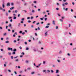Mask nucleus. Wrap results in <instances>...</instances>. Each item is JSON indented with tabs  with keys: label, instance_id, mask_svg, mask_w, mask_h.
<instances>
[{
	"label": "nucleus",
	"instance_id": "obj_1",
	"mask_svg": "<svg viewBox=\"0 0 76 76\" xmlns=\"http://www.w3.org/2000/svg\"><path fill=\"white\" fill-rule=\"evenodd\" d=\"M8 50H11V51H12V50H13V49L12 48H8Z\"/></svg>",
	"mask_w": 76,
	"mask_h": 76
},
{
	"label": "nucleus",
	"instance_id": "obj_2",
	"mask_svg": "<svg viewBox=\"0 0 76 76\" xmlns=\"http://www.w3.org/2000/svg\"><path fill=\"white\" fill-rule=\"evenodd\" d=\"M10 3L8 2L7 3V6H10Z\"/></svg>",
	"mask_w": 76,
	"mask_h": 76
},
{
	"label": "nucleus",
	"instance_id": "obj_3",
	"mask_svg": "<svg viewBox=\"0 0 76 76\" xmlns=\"http://www.w3.org/2000/svg\"><path fill=\"white\" fill-rule=\"evenodd\" d=\"M47 33H48V32H46V33H45V37H47V36L48 35Z\"/></svg>",
	"mask_w": 76,
	"mask_h": 76
},
{
	"label": "nucleus",
	"instance_id": "obj_4",
	"mask_svg": "<svg viewBox=\"0 0 76 76\" xmlns=\"http://www.w3.org/2000/svg\"><path fill=\"white\" fill-rule=\"evenodd\" d=\"M27 70H31V67H28L27 69Z\"/></svg>",
	"mask_w": 76,
	"mask_h": 76
},
{
	"label": "nucleus",
	"instance_id": "obj_5",
	"mask_svg": "<svg viewBox=\"0 0 76 76\" xmlns=\"http://www.w3.org/2000/svg\"><path fill=\"white\" fill-rule=\"evenodd\" d=\"M58 72H59V70H57L56 71V73H58Z\"/></svg>",
	"mask_w": 76,
	"mask_h": 76
},
{
	"label": "nucleus",
	"instance_id": "obj_6",
	"mask_svg": "<svg viewBox=\"0 0 76 76\" xmlns=\"http://www.w3.org/2000/svg\"><path fill=\"white\" fill-rule=\"evenodd\" d=\"M53 25H55V21L53 20Z\"/></svg>",
	"mask_w": 76,
	"mask_h": 76
},
{
	"label": "nucleus",
	"instance_id": "obj_7",
	"mask_svg": "<svg viewBox=\"0 0 76 76\" xmlns=\"http://www.w3.org/2000/svg\"><path fill=\"white\" fill-rule=\"evenodd\" d=\"M2 7H3V8H4V7H5V6H4V4H2Z\"/></svg>",
	"mask_w": 76,
	"mask_h": 76
},
{
	"label": "nucleus",
	"instance_id": "obj_8",
	"mask_svg": "<svg viewBox=\"0 0 76 76\" xmlns=\"http://www.w3.org/2000/svg\"><path fill=\"white\" fill-rule=\"evenodd\" d=\"M14 9V7H12L11 8H10V10H12V9Z\"/></svg>",
	"mask_w": 76,
	"mask_h": 76
},
{
	"label": "nucleus",
	"instance_id": "obj_9",
	"mask_svg": "<svg viewBox=\"0 0 76 76\" xmlns=\"http://www.w3.org/2000/svg\"><path fill=\"white\" fill-rule=\"evenodd\" d=\"M45 63H46V62L45 61H43V64H45Z\"/></svg>",
	"mask_w": 76,
	"mask_h": 76
},
{
	"label": "nucleus",
	"instance_id": "obj_10",
	"mask_svg": "<svg viewBox=\"0 0 76 76\" xmlns=\"http://www.w3.org/2000/svg\"><path fill=\"white\" fill-rule=\"evenodd\" d=\"M64 4L65 5H67V4H68V3H67V2H66V3H64Z\"/></svg>",
	"mask_w": 76,
	"mask_h": 76
},
{
	"label": "nucleus",
	"instance_id": "obj_11",
	"mask_svg": "<svg viewBox=\"0 0 76 76\" xmlns=\"http://www.w3.org/2000/svg\"><path fill=\"white\" fill-rule=\"evenodd\" d=\"M19 34H22V31H20L19 32Z\"/></svg>",
	"mask_w": 76,
	"mask_h": 76
},
{
	"label": "nucleus",
	"instance_id": "obj_12",
	"mask_svg": "<svg viewBox=\"0 0 76 76\" xmlns=\"http://www.w3.org/2000/svg\"><path fill=\"white\" fill-rule=\"evenodd\" d=\"M46 72V70H44L43 71V73H44V72Z\"/></svg>",
	"mask_w": 76,
	"mask_h": 76
},
{
	"label": "nucleus",
	"instance_id": "obj_13",
	"mask_svg": "<svg viewBox=\"0 0 76 76\" xmlns=\"http://www.w3.org/2000/svg\"><path fill=\"white\" fill-rule=\"evenodd\" d=\"M16 51V49H14L13 51Z\"/></svg>",
	"mask_w": 76,
	"mask_h": 76
},
{
	"label": "nucleus",
	"instance_id": "obj_14",
	"mask_svg": "<svg viewBox=\"0 0 76 76\" xmlns=\"http://www.w3.org/2000/svg\"><path fill=\"white\" fill-rule=\"evenodd\" d=\"M32 13H34V12H35V11L33 10H32Z\"/></svg>",
	"mask_w": 76,
	"mask_h": 76
},
{
	"label": "nucleus",
	"instance_id": "obj_15",
	"mask_svg": "<svg viewBox=\"0 0 76 76\" xmlns=\"http://www.w3.org/2000/svg\"><path fill=\"white\" fill-rule=\"evenodd\" d=\"M49 28V26H47L45 27V28Z\"/></svg>",
	"mask_w": 76,
	"mask_h": 76
},
{
	"label": "nucleus",
	"instance_id": "obj_16",
	"mask_svg": "<svg viewBox=\"0 0 76 76\" xmlns=\"http://www.w3.org/2000/svg\"><path fill=\"white\" fill-rule=\"evenodd\" d=\"M34 72H32L31 73V75H33V74H34Z\"/></svg>",
	"mask_w": 76,
	"mask_h": 76
},
{
	"label": "nucleus",
	"instance_id": "obj_17",
	"mask_svg": "<svg viewBox=\"0 0 76 76\" xmlns=\"http://www.w3.org/2000/svg\"><path fill=\"white\" fill-rule=\"evenodd\" d=\"M11 6H13V4H13V3H11Z\"/></svg>",
	"mask_w": 76,
	"mask_h": 76
},
{
	"label": "nucleus",
	"instance_id": "obj_18",
	"mask_svg": "<svg viewBox=\"0 0 76 76\" xmlns=\"http://www.w3.org/2000/svg\"><path fill=\"white\" fill-rule=\"evenodd\" d=\"M6 16H7L8 15H9V14H8V13L7 12L6 13Z\"/></svg>",
	"mask_w": 76,
	"mask_h": 76
},
{
	"label": "nucleus",
	"instance_id": "obj_19",
	"mask_svg": "<svg viewBox=\"0 0 76 76\" xmlns=\"http://www.w3.org/2000/svg\"><path fill=\"white\" fill-rule=\"evenodd\" d=\"M8 26H9V27H11V26H12V25L10 24H9L8 25Z\"/></svg>",
	"mask_w": 76,
	"mask_h": 76
},
{
	"label": "nucleus",
	"instance_id": "obj_20",
	"mask_svg": "<svg viewBox=\"0 0 76 76\" xmlns=\"http://www.w3.org/2000/svg\"><path fill=\"white\" fill-rule=\"evenodd\" d=\"M5 42L7 43H9V41H6V42Z\"/></svg>",
	"mask_w": 76,
	"mask_h": 76
},
{
	"label": "nucleus",
	"instance_id": "obj_21",
	"mask_svg": "<svg viewBox=\"0 0 76 76\" xmlns=\"http://www.w3.org/2000/svg\"><path fill=\"white\" fill-rule=\"evenodd\" d=\"M29 61H26V63H28Z\"/></svg>",
	"mask_w": 76,
	"mask_h": 76
},
{
	"label": "nucleus",
	"instance_id": "obj_22",
	"mask_svg": "<svg viewBox=\"0 0 76 76\" xmlns=\"http://www.w3.org/2000/svg\"><path fill=\"white\" fill-rule=\"evenodd\" d=\"M14 19H16V17L15 16L13 18Z\"/></svg>",
	"mask_w": 76,
	"mask_h": 76
},
{
	"label": "nucleus",
	"instance_id": "obj_23",
	"mask_svg": "<svg viewBox=\"0 0 76 76\" xmlns=\"http://www.w3.org/2000/svg\"><path fill=\"white\" fill-rule=\"evenodd\" d=\"M51 73H53V72H54V71H53V70H51Z\"/></svg>",
	"mask_w": 76,
	"mask_h": 76
},
{
	"label": "nucleus",
	"instance_id": "obj_24",
	"mask_svg": "<svg viewBox=\"0 0 76 76\" xmlns=\"http://www.w3.org/2000/svg\"><path fill=\"white\" fill-rule=\"evenodd\" d=\"M19 73H22V71H19Z\"/></svg>",
	"mask_w": 76,
	"mask_h": 76
},
{
	"label": "nucleus",
	"instance_id": "obj_25",
	"mask_svg": "<svg viewBox=\"0 0 76 76\" xmlns=\"http://www.w3.org/2000/svg\"><path fill=\"white\" fill-rule=\"evenodd\" d=\"M8 71L9 72H11V70H10L8 69Z\"/></svg>",
	"mask_w": 76,
	"mask_h": 76
},
{
	"label": "nucleus",
	"instance_id": "obj_26",
	"mask_svg": "<svg viewBox=\"0 0 76 76\" xmlns=\"http://www.w3.org/2000/svg\"><path fill=\"white\" fill-rule=\"evenodd\" d=\"M34 3H37V1H34L33 2Z\"/></svg>",
	"mask_w": 76,
	"mask_h": 76
},
{
	"label": "nucleus",
	"instance_id": "obj_27",
	"mask_svg": "<svg viewBox=\"0 0 76 76\" xmlns=\"http://www.w3.org/2000/svg\"><path fill=\"white\" fill-rule=\"evenodd\" d=\"M25 19V18H23L21 19V20L23 21V20H24Z\"/></svg>",
	"mask_w": 76,
	"mask_h": 76
},
{
	"label": "nucleus",
	"instance_id": "obj_28",
	"mask_svg": "<svg viewBox=\"0 0 76 76\" xmlns=\"http://www.w3.org/2000/svg\"><path fill=\"white\" fill-rule=\"evenodd\" d=\"M2 9L3 8H2L1 7H0V10H2Z\"/></svg>",
	"mask_w": 76,
	"mask_h": 76
},
{
	"label": "nucleus",
	"instance_id": "obj_29",
	"mask_svg": "<svg viewBox=\"0 0 76 76\" xmlns=\"http://www.w3.org/2000/svg\"><path fill=\"white\" fill-rule=\"evenodd\" d=\"M3 39H4L3 38H1V41H3Z\"/></svg>",
	"mask_w": 76,
	"mask_h": 76
},
{
	"label": "nucleus",
	"instance_id": "obj_30",
	"mask_svg": "<svg viewBox=\"0 0 76 76\" xmlns=\"http://www.w3.org/2000/svg\"><path fill=\"white\" fill-rule=\"evenodd\" d=\"M12 65V63H10L9 64V66H10V65Z\"/></svg>",
	"mask_w": 76,
	"mask_h": 76
},
{
	"label": "nucleus",
	"instance_id": "obj_31",
	"mask_svg": "<svg viewBox=\"0 0 76 76\" xmlns=\"http://www.w3.org/2000/svg\"><path fill=\"white\" fill-rule=\"evenodd\" d=\"M8 54H9V55H11V53H10V52H9L8 53Z\"/></svg>",
	"mask_w": 76,
	"mask_h": 76
},
{
	"label": "nucleus",
	"instance_id": "obj_32",
	"mask_svg": "<svg viewBox=\"0 0 76 76\" xmlns=\"http://www.w3.org/2000/svg\"><path fill=\"white\" fill-rule=\"evenodd\" d=\"M15 43V42H16V40H14L13 41Z\"/></svg>",
	"mask_w": 76,
	"mask_h": 76
},
{
	"label": "nucleus",
	"instance_id": "obj_33",
	"mask_svg": "<svg viewBox=\"0 0 76 76\" xmlns=\"http://www.w3.org/2000/svg\"><path fill=\"white\" fill-rule=\"evenodd\" d=\"M16 53L15 52H14L12 54H15Z\"/></svg>",
	"mask_w": 76,
	"mask_h": 76
},
{
	"label": "nucleus",
	"instance_id": "obj_34",
	"mask_svg": "<svg viewBox=\"0 0 76 76\" xmlns=\"http://www.w3.org/2000/svg\"><path fill=\"white\" fill-rule=\"evenodd\" d=\"M56 10H59V9H58V8H56Z\"/></svg>",
	"mask_w": 76,
	"mask_h": 76
},
{
	"label": "nucleus",
	"instance_id": "obj_35",
	"mask_svg": "<svg viewBox=\"0 0 76 76\" xmlns=\"http://www.w3.org/2000/svg\"><path fill=\"white\" fill-rule=\"evenodd\" d=\"M59 20H60V21H61V22H63V20L61 19H60Z\"/></svg>",
	"mask_w": 76,
	"mask_h": 76
},
{
	"label": "nucleus",
	"instance_id": "obj_36",
	"mask_svg": "<svg viewBox=\"0 0 76 76\" xmlns=\"http://www.w3.org/2000/svg\"><path fill=\"white\" fill-rule=\"evenodd\" d=\"M40 20H43V18H40Z\"/></svg>",
	"mask_w": 76,
	"mask_h": 76
},
{
	"label": "nucleus",
	"instance_id": "obj_37",
	"mask_svg": "<svg viewBox=\"0 0 76 76\" xmlns=\"http://www.w3.org/2000/svg\"><path fill=\"white\" fill-rule=\"evenodd\" d=\"M33 18H34V17H31V19H33Z\"/></svg>",
	"mask_w": 76,
	"mask_h": 76
},
{
	"label": "nucleus",
	"instance_id": "obj_38",
	"mask_svg": "<svg viewBox=\"0 0 76 76\" xmlns=\"http://www.w3.org/2000/svg\"><path fill=\"white\" fill-rule=\"evenodd\" d=\"M39 23H36V25H39Z\"/></svg>",
	"mask_w": 76,
	"mask_h": 76
},
{
	"label": "nucleus",
	"instance_id": "obj_39",
	"mask_svg": "<svg viewBox=\"0 0 76 76\" xmlns=\"http://www.w3.org/2000/svg\"><path fill=\"white\" fill-rule=\"evenodd\" d=\"M48 71V72H50V71L48 69L47 70Z\"/></svg>",
	"mask_w": 76,
	"mask_h": 76
},
{
	"label": "nucleus",
	"instance_id": "obj_40",
	"mask_svg": "<svg viewBox=\"0 0 76 76\" xmlns=\"http://www.w3.org/2000/svg\"><path fill=\"white\" fill-rule=\"evenodd\" d=\"M20 23H18V26L19 27L20 26Z\"/></svg>",
	"mask_w": 76,
	"mask_h": 76
},
{
	"label": "nucleus",
	"instance_id": "obj_41",
	"mask_svg": "<svg viewBox=\"0 0 76 76\" xmlns=\"http://www.w3.org/2000/svg\"><path fill=\"white\" fill-rule=\"evenodd\" d=\"M14 73H15V75H16V74H17V73L16 72H15H15H14Z\"/></svg>",
	"mask_w": 76,
	"mask_h": 76
},
{
	"label": "nucleus",
	"instance_id": "obj_42",
	"mask_svg": "<svg viewBox=\"0 0 76 76\" xmlns=\"http://www.w3.org/2000/svg\"><path fill=\"white\" fill-rule=\"evenodd\" d=\"M11 58H12V59H13V56H11Z\"/></svg>",
	"mask_w": 76,
	"mask_h": 76
},
{
	"label": "nucleus",
	"instance_id": "obj_43",
	"mask_svg": "<svg viewBox=\"0 0 76 76\" xmlns=\"http://www.w3.org/2000/svg\"><path fill=\"white\" fill-rule=\"evenodd\" d=\"M22 35H24L25 34V32H23L22 33Z\"/></svg>",
	"mask_w": 76,
	"mask_h": 76
},
{
	"label": "nucleus",
	"instance_id": "obj_44",
	"mask_svg": "<svg viewBox=\"0 0 76 76\" xmlns=\"http://www.w3.org/2000/svg\"><path fill=\"white\" fill-rule=\"evenodd\" d=\"M2 10H3V12H5V9H2Z\"/></svg>",
	"mask_w": 76,
	"mask_h": 76
},
{
	"label": "nucleus",
	"instance_id": "obj_45",
	"mask_svg": "<svg viewBox=\"0 0 76 76\" xmlns=\"http://www.w3.org/2000/svg\"><path fill=\"white\" fill-rule=\"evenodd\" d=\"M67 10H68V8H66V9H65V10L66 11H67Z\"/></svg>",
	"mask_w": 76,
	"mask_h": 76
},
{
	"label": "nucleus",
	"instance_id": "obj_46",
	"mask_svg": "<svg viewBox=\"0 0 76 76\" xmlns=\"http://www.w3.org/2000/svg\"><path fill=\"white\" fill-rule=\"evenodd\" d=\"M31 21L30 20H28V23H30V22H31Z\"/></svg>",
	"mask_w": 76,
	"mask_h": 76
},
{
	"label": "nucleus",
	"instance_id": "obj_47",
	"mask_svg": "<svg viewBox=\"0 0 76 76\" xmlns=\"http://www.w3.org/2000/svg\"><path fill=\"white\" fill-rule=\"evenodd\" d=\"M13 37H16V35H15V34L13 35Z\"/></svg>",
	"mask_w": 76,
	"mask_h": 76
},
{
	"label": "nucleus",
	"instance_id": "obj_48",
	"mask_svg": "<svg viewBox=\"0 0 76 76\" xmlns=\"http://www.w3.org/2000/svg\"><path fill=\"white\" fill-rule=\"evenodd\" d=\"M38 30H40V28H39V27H38Z\"/></svg>",
	"mask_w": 76,
	"mask_h": 76
},
{
	"label": "nucleus",
	"instance_id": "obj_49",
	"mask_svg": "<svg viewBox=\"0 0 76 76\" xmlns=\"http://www.w3.org/2000/svg\"><path fill=\"white\" fill-rule=\"evenodd\" d=\"M18 17H19V16H20V14H18Z\"/></svg>",
	"mask_w": 76,
	"mask_h": 76
},
{
	"label": "nucleus",
	"instance_id": "obj_50",
	"mask_svg": "<svg viewBox=\"0 0 76 76\" xmlns=\"http://www.w3.org/2000/svg\"><path fill=\"white\" fill-rule=\"evenodd\" d=\"M73 10H72V9H71V12H73Z\"/></svg>",
	"mask_w": 76,
	"mask_h": 76
},
{
	"label": "nucleus",
	"instance_id": "obj_51",
	"mask_svg": "<svg viewBox=\"0 0 76 76\" xmlns=\"http://www.w3.org/2000/svg\"><path fill=\"white\" fill-rule=\"evenodd\" d=\"M67 55L68 56H70V54L69 53H68Z\"/></svg>",
	"mask_w": 76,
	"mask_h": 76
},
{
	"label": "nucleus",
	"instance_id": "obj_52",
	"mask_svg": "<svg viewBox=\"0 0 76 76\" xmlns=\"http://www.w3.org/2000/svg\"><path fill=\"white\" fill-rule=\"evenodd\" d=\"M26 50H29V48H26Z\"/></svg>",
	"mask_w": 76,
	"mask_h": 76
},
{
	"label": "nucleus",
	"instance_id": "obj_53",
	"mask_svg": "<svg viewBox=\"0 0 76 76\" xmlns=\"http://www.w3.org/2000/svg\"><path fill=\"white\" fill-rule=\"evenodd\" d=\"M35 36H37V33H35Z\"/></svg>",
	"mask_w": 76,
	"mask_h": 76
},
{
	"label": "nucleus",
	"instance_id": "obj_54",
	"mask_svg": "<svg viewBox=\"0 0 76 76\" xmlns=\"http://www.w3.org/2000/svg\"><path fill=\"white\" fill-rule=\"evenodd\" d=\"M21 54H23V55H24L25 54V53L23 52Z\"/></svg>",
	"mask_w": 76,
	"mask_h": 76
},
{
	"label": "nucleus",
	"instance_id": "obj_55",
	"mask_svg": "<svg viewBox=\"0 0 76 76\" xmlns=\"http://www.w3.org/2000/svg\"><path fill=\"white\" fill-rule=\"evenodd\" d=\"M41 63L39 64L38 66H41Z\"/></svg>",
	"mask_w": 76,
	"mask_h": 76
},
{
	"label": "nucleus",
	"instance_id": "obj_56",
	"mask_svg": "<svg viewBox=\"0 0 76 76\" xmlns=\"http://www.w3.org/2000/svg\"><path fill=\"white\" fill-rule=\"evenodd\" d=\"M14 32H15V31H14V30H12V33H13Z\"/></svg>",
	"mask_w": 76,
	"mask_h": 76
},
{
	"label": "nucleus",
	"instance_id": "obj_57",
	"mask_svg": "<svg viewBox=\"0 0 76 76\" xmlns=\"http://www.w3.org/2000/svg\"><path fill=\"white\" fill-rule=\"evenodd\" d=\"M3 29V28L1 27H0V29Z\"/></svg>",
	"mask_w": 76,
	"mask_h": 76
},
{
	"label": "nucleus",
	"instance_id": "obj_58",
	"mask_svg": "<svg viewBox=\"0 0 76 76\" xmlns=\"http://www.w3.org/2000/svg\"><path fill=\"white\" fill-rule=\"evenodd\" d=\"M64 17H62L61 19H64Z\"/></svg>",
	"mask_w": 76,
	"mask_h": 76
},
{
	"label": "nucleus",
	"instance_id": "obj_59",
	"mask_svg": "<svg viewBox=\"0 0 76 76\" xmlns=\"http://www.w3.org/2000/svg\"><path fill=\"white\" fill-rule=\"evenodd\" d=\"M6 39L7 40V39H9V38L8 37H7V38H6Z\"/></svg>",
	"mask_w": 76,
	"mask_h": 76
},
{
	"label": "nucleus",
	"instance_id": "obj_60",
	"mask_svg": "<svg viewBox=\"0 0 76 76\" xmlns=\"http://www.w3.org/2000/svg\"><path fill=\"white\" fill-rule=\"evenodd\" d=\"M9 19H12V17H9Z\"/></svg>",
	"mask_w": 76,
	"mask_h": 76
},
{
	"label": "nucleus",
	"instance_id": "obj_61",
	"mask_svg": "<svg viewBox=\"0 0 76 76\" xmlns=\"http://www.w3.org/2000/svg\"><path fill=\"white\" fill-rule=\"evenodd\" d=\"M6 35V33H5L4 34V36Z\"/></svg>",
	"mask_w": 76,
	"mask_h": 76
},
{
	"label": "nucleus",
	"instance_id": "obj_62",
	"mask_svg": "<svg viewBox=\"0 0 76 76\" xmlns=\"http://www.w3.org/2000/svg\"><path fill=\"white\" fill-rule=\"evenodd\" d=\"M30 19V17H28L27 18V19Z\"/></svg>",
	"mask_w": 76,
	"mask_h": 76
},
{
	"label": "nucleus",
	"instance_id": "obj_63",
	"mask_svg": "<svg viewBox=\"0 0 76 76\" xmlns=\"http://www.w3.org/2000/svg\"><path fill=\"white\" fill-rule=\"evenodd\" d=\"M19 48L20 49H22V47L20 46L19 47Z\"/></svg>",
	"mask_w": 76,
	"mask_h": 76
},
{
	"label": "nucleus",
	"instance_id": "obj_64",
	"mask_svg": "<svg viewBox=\"0 0 76 76\" xmlns=\"http://www.w3.org/2000/svg\"><path fill=\"white\" fill-rule=\"evenodd\" d=\"M25 44H26H26H27V42H25Z\"/></svg>",
	"mask_w": 76,
	"mask_h": 76
}]
</instances>
